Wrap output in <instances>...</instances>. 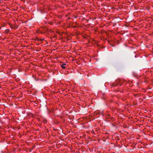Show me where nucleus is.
I'll list each match as a JSON object with an SVG mask.
<instances>
[{"label": "nucleus", "mask_w": 153, "mask_h": 153, "mask_svg": "<svg viewBox=\"0 0 153 153\" xmlns=\"http://www.w3.org/2000/svg\"><path fill=\"white\" fill-rule=\"evenodd\" d=\"M123 84L122 81L120 80H117L114 82L112 83L111 86V89L112 91L115 92H120L121 93H123V90H120L119 89H116L117 86H121Z\"/></svg>", "instance_id": "f257e3e1"}, {"label": "nucleus", "mask_w": 153, "mask_h": 153, "mask_svg": "<svg viewBox=\"0 0 153 153\" xmlns=\"http://www.w3.org/2000/svg\"><path fill=\"white\" fill-rule=\"evenodd\" d=\"M49 30L48 28L45 27L41 26L37 30L36 32L37 33H40L42 34H45L46 36L49 37V34L48 33L49 32Z\"/></svg>", "instance_id": "f03ea898"}, {"label": "nucleus", "mask_w": 153, "mask_h": 153, "mask_svg": "<svg viewBox=\"0 0 153 153\" xmlns=\"http://www.w3.org/2000/svg\"><path fill=\"white\" fill-rule=\"evenodd\" d=\"M51 10L49 6L44 5L40 8V12L42 13H47L49 11Z\"/></svg>", "instance_id": "7ed1b4c3"}, {"label": "nucleus", "mask_w": 153, "mask_h": 153, "mask_svg": "<svg viewBox=\"0 0 153 153\" xmlns=\"http://www.w3.org/2000/svg\"><path fill=\"white\" fill-rule=\"evenodd\" d=\"M91 117H93L92 119H94L96 118H98L99 117V113L98 112L94 113V114H92L91 115Z\"/></svg>", "instance_id": "20e7f679"}, {"label": "nucleus", "mask_w": 153, "mask_h": 153, "mask_svg": "<svg viewBox=\"0 0 153 153\" xmlns=\"http://www.w3.org/2000/svg\"><path fill=\"white\" fill-rule=\"evenodd\" d=\"M62 64H60L61 66V68L62 69H65L66 68V67L65 66V65H66V64L65 63H64L63 62H62Z\"/></svg>", "instance_id": "39448f33"}, {"label": "nucleus", "mask_w": 153, "mask_h": 153, "mask_svg": "<svg viewBox=\"0 0 153 153\" xmlns=\"http://www.w3.org/2000/svg\"><path fill=\"white\" fill-rule=\"evenodd\" d=\"M35 41H41V42H42L44 40V39H40V38H38L37 37H36L35 38Z\"/></svg>", "instance_id": "423d86ee"}, {"label": "nucleus", "mask_w": 153, "mask_h": 153, "mask_svg": "<svg viewBox=\"0 0 153 153\" xmlns=\"http://www.w3.org/2000/svg\"><path fill=\"white\" fill-rule=\"evenodd\" d=\"M10 31V30L9 29H6L4 32L3 33L5 34H7Z\"/></svg>", "instance_id": "0eeeda50"}, {"label": "nucleus", "mask_w": 153, "mask_h": 153, "mask_svg": "<svg viewBox=\"0 0 153 153\" xmlns=\"http://www.w3.org/2000/svg\"><path fill=\"white\" fill-rule=\"evenodd\" d=\"M42 122L44 124H46L47 123V120L46 119H44L42 121Z\"/></svg>", "instance_id": "6e6552de"}, {"label": "nucleus", "mask_w": 153, "mask_h": 153, "mask_svg": "<svg viewBox=\"0 0 153 153\" xmlns=\"http://www.w3.org/2000/svg\"><path fill=\"white\" fill-rule=\"evenodd\" d=\"M31 116H30V117H33V118H34V117H35V114H32V113L31 114Z\"/></svg>", "instance_id": "1a4fd4ad"}, {"label": "nucleus", "mask_w": 153, "mask_h": 153, "mask_svg": "<svg viewBox=\"0 0 153 153\" xmlns=\"http://www.w3.org/2000/svg\"><path fill=\"white\" fill-rule=\"evenodd\" d=\"M48 23L51 25H52L53 24V22H49Z\"/></svg>", "instance_id": "9d476101"}, {"label": "nucleus", "mask_w": 153, "mask_h": 153, "mask_svg": "<svg viewBox=\"0 0 153 153\" xmlns=\"http://www.w3.org/2000/svg\"><path fill=\"white\" fill-rule=\"evenodd\" d=\"M57 37V35L55 34L53 36V38H56Z\"/></svg>", "instance_id": "9b49d317"}, {"label": "nucleus", "mask_w": 153, "mask_h": 153, "mask_svg": "<svg viewBox=\"0 0 153 153\" xmlns=\"http://www.w3.org/2000/svg\"><path fill=\"white\" fill-rule=\"evenodd\" d=\"M9 25H10V26L11 29H13V26L10 24L9 23Z\"/></svg>", "instance_id": "f8f14e48"}, {"label": "nucleus", "mask_w": 153, "mask_h": 153, "mask_svg": "<svg viewBox=\"0 0 153 153\" xmlns=\"http://www.w3.org/2000/svg\"><path fill=\"white\" fill-rule=\"evenodd\" d=\"M17 26L16 25H15L14 27H13V28L14 29H17Z\"/></svg>", "instance_id": "ddd939ff"}, {"label": "nucleus", "mask_w": 153, "mask_h": 153, "mask_svg": "<svg viewBox=\"0 0 153 153\" xmlns=\"http://www.w3.org/2000/svg\"><path fill=\"white\" fill-rule=\"evenodd\" d=\"M31 113H28L27 114V115L29 116H30L31 115Z\"/></svg>", "instance_id": "4468645a"}, {"label": "nucleus", "mask_w": 153, "mask_h": 153, "mask_svg": "<svg viewBox=\"0 0 153 153\" xmlns=\"http://www.w3.org/2000/svg\"><path fill=\"white\" fill-rule=\"evenodd\" d=\"M49 31L50 33H52L53 31V30L52 29H50V30H49Z\"/></svg>", "instance_id": "2eb2a0df"}, {"label": "nucleus", "mask_w": 153, "mask_h": 153, "mask_svg": "<svg viewBox=\"0 0 153 153\" xmlns=\"http://www.w3.org/2000/svg\"><path fill=\"white\" fill-rule=\"evenodd\" d=\"M51 14H53V13L52 12H50L49 13V16H51Z\"/></svg>", "instance_id": "dca6fc26"}, {"label": "nucleus", "mask_w": 153, "mask_h": 153, "mask_svg": "<svg viewBox=\"0 0 153 153\" xmlns=\"http://www.w3.org/2000/svg\"><path fill=\"white\" fill-rule=\"evenodd\" d=\"M87 36L86 35V36H83L82 37L84 38L85 39V38H86V36Z\"/></svg>", "instance_id": "f3484780"}, {"label": "nucleus", "mask_w": 153, "mask_h": 153, "mask_svg": "<svg viewBox=\"0 0 153 153\" xmlns=\"http://www.w3.org/2000/svg\"><path fill=\"white\" fill-rule=\"evenodd\" d=\"M61 17V15L59 16L58 17V18H60Z\"/></svg>", "instance_id": "a211bd4d"}, {"label": "nucleus", "mask_w": 153, "mask_h": 153, "mask_svg": "<svg viewBox=\"0 0 153 153\" xmlns=\"http://www.w3.org/2000/svg\"><path fill=\"white\" fill-rule=\"evenodd\" d=\"M55 32H56V33H59V31H56Z\"/></svg>", "instance_id": "6ab92c4d"}, {"label": "nucleus", "mask_w": 153, "mask_h": 153, "mask_svg": "<svg viewBox=\"0 0 153 153\" xmlns=\"http://www.w3.org/2000/svg\"><path fill=\"white\" fill-rule=\"evenodd\" d=\"M38 121H40V119L39 118H38Z\"/></svg>", "instance_id": "aec40b11"}, {"label": "nucleus", "mask_w": 153, "mask_h": 153, "mask_svg": "<svg viewBox=\"0 0 153 153\" xmlns=\"http://www.w3.org/2000/svg\"><path fill=\"white\" fill-rule=\"evenodd\" d=\"M1 0H0V4L1 3Z\"/></svg>", "instance_id": "412c9836"}, {"label": "nucleus", "mask_w": 153, "mask_h": 153, "mask_svg": "<svg viewBox=\"0 0 153 153\" xmlns=\"http://www.w3.org/2000/svg\"><path fill=\"white\" fill-rule=\"evenodd\" d=\"M115 25V24H114L113 26H114V25Z\"/></svg>", "instance_id": "4be33fe9"}, {"label": "nucleus", "mask_w": 153, "mask_h": 153, "mask_svg": "<svg viewBox=\"0 0 153 153\" xmlns=\"http://www.w3.org/2000/svg\"><path fill=\"white\" fill-rule=\"evenodd\" d=\"M1 26H0V30L1 29Z\"/></svg>", "instance_id": "5701e85b"}]
</instances>
